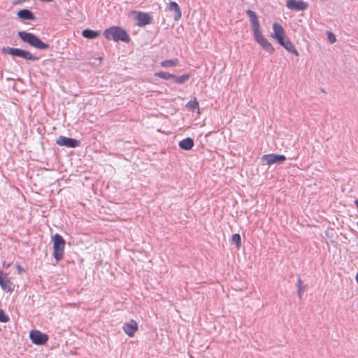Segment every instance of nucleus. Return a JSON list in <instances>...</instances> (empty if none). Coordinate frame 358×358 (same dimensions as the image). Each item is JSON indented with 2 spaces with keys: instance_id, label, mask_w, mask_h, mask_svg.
I'll return each mask as SVG.
<instances>
[{
  "instance_id": "39448f33",
  "label": "nucleus",
  "mask_w": 358,
  "mask_h": 358,
  "mask_svg": "<svg viewBox=\"0 0 358 358\" xmlns=\"http://www.w3.org/2000/svg\"><path fill=\"white\" fill-rule=\"evenodd\" d=\"M262 161L267 165L282 164L285 160L286 157L284 155L268 154L262 157Z\"/></svg>"
},
{
  "instance_id": "f03ea898",
  "label": "nucleus",
  "mask_w": 358,
  "mask_h": 358,
  "mask_svg": "<svg viewBox=\"0 0 358 358\" xmlns=\"http://www.w3.org/2000/svg\"><path fill=\"white\" fill-rule=\"evenodd\" d=\"M103 36L108 40H113L114 41L128 42L129 41L128 34L120 27H112L106 29L103 32Z\"/></svg>"
},
{
  "instance_id": "7c9ffc66",
  "label": "nucleus",
  "mask_w": 358,
  "mask_h": 358,
  "mask_svg": "<svg viewBox=\"0 0 358 358\" xmlns=\"http://www.w3.org/2000/svg\"><path fill=\"white\" fill-rule=\"evenodd\" d=\"M355 204L356 207L358 208V199L355 201Z\"/></svg>"
},
{
  "instance_id": "20e7f679",
  "label": "nucleus",
  "mask_w": 358,
  "mask_h": 358,
  "mask_svg": "<svg viewBox=\"0 0 358 358\" xmlns=\"http://www.w3.org/2000/svg\"><path fill=\"white\" fill-rule=\"evenodd\" d=\"M2 52L11 56L22 57L29 61H36L38 59V58L31 52L20 48L3 47L2 48Z\"/></svg>"
},
{
  "instance_id": "2eb2a0df",
  "label": "nucleus",
  "mask_w": 358,
  "mask_h": 358,
  "mask_svg": "<svg viewBox=\"0 0 358 358\" xmlns=\"http://www.w3.org/2000/svg\"><path fill=\"white\" fill-rule=\"evenodd\" d=\"M169 10L174 12V20L176 21L181 18L182 13L180 10V8L176 2L171 1L169 5Z\"/></svg>"
},
{
  "instance_id": "ddd939ff",
  "label": "nucleus",
  "mask_w": 358,
  "mask_h": 358,
  "mask_svg": "<svg viewBox=\"0 0 358 358\" xmlns=\"http://www.w3.org/2000/svg\"><path fill=\"white\" fill-rule=\"evenodd\" d=\"M246 13L250 18V21L252 27L253 34L261 31L260 24L256 13L251 10H248Z\"/></svg>"
},
{
  "instance_id": "f3484780",
  "label": "nucleus",
  "mask_w": 358,
  "mask_h": 358,
  "mask_svg": "<svg viewBox=\"0 0 358 358\" xmlns=\"http://www.w3.org/2000/svg\"><path fill=\"white\" fill-rule=\"evenodd\" d=\"M273 33L271 34V36L275 39L285 35L283 27L278 23H273Z\"/></svg>"
},
{
  "instance_id": "5701e85b",
  "label": "nucleus",
  "mask_w": 358,
  "mask_h": 358,
  "mask_svg": "<svg viewBox=\"0 0 358 358\" xmlns=\"http://www.w3.org/2000/svg\"><path fill=\"white\" fill-rule=\"evenodd\" d=\"M155 76L159 77V78L164 79V80H171V78L173 77V74L170 73L169 72L160 71V72L155 73Z\"/></svg>"
},
{
  "instance_id": "72a5a7b5",
  "label": "nucleus",
  "mask_w": 358,
  "mask_h": 358,
  "mask_svg": "<svg viewBox=\"0 0 358 358\" xmlns=\"http://www.w3.org/2000/svg\"><path fill=\"white\" fill-rule=\"evenodd\" d=\"M38 131L40 133V134H42L41 131H40V128H38Z\"/></svg>"
},
{
  "instance_id": "6e6552de",
  "label": "nucleus",
  "mask_w": 358,
  "mask_h": 358,
  "mask_svg": "<svg viewBox=\"0 0 358 358\" xmlns=\"http://www.w3.org/2000/svg\"><path fill=\"white\" fill-rule=\"evenodd\" d=\"M0 287L3 291L9 293L13 292L15 288L13 283L11 282L10 279L8 278L7 273H3L1 269Z\"/></svg>"
},
{
  "instance_id": "f8f14e48",
  "label": "nucleus",
  "mask_w": 358,
  "mask_h": 358,
  "mask_svg": "<svg viewBox=\"0 0 358 358\" xmlns=\"http://www.w3.org/2000/svg\"><path fill=\"white\" fill-rule=\"evenodd\" d=\"M286 6L288 8L297 11L305 10L308 8L307 3L303 1H297L296 0H287Z\"/></svg>"
},
{
  "instance_id": "b1692460",
  "label": "nucleus",
  "mask_w": 358,
  "mask_h": 358,
  "mask_svg": "<svg viewBox=\"0 0 358 358\" xmlns=\"http://www.w3.org/2000/svg\"><path fill=\"white\" fill-rule=\"evenodd\" d=\"M231 242L236 245L237 248L241 245V237L239 234H234L231 236Z\"/></svg>"
},
{
  "instance_id": "473e14b6",
  "label": "nucleus",
  "mask_w": 358,
  "mask_h": 358,
  "mask_svg": "<svg viewBox=\"0 0 358 358\" xmlns=\"http://www.w3.org/2000/svg\"><path fill=\"white\" fill-rule=\"evenodd\" d=\"M3 266H6V267H8V266H10V264H6V263L4 262V263H3Z\"/></svg>"
},
{
  "instance_id": "4be33fe9",
  "label": "nucleus",
  "mask_w": 358,
  "mask_h": 358,
  "mask_svg": "<svg viewBox=\"0 0 358 358\" xmlns=\"http://www.w3.org/2000/svg\"><path fill=\"white\" fill-rule=\"evenodd\" d=\"M296 286L298 289V296L299 299H301L304 292L305 286L303 285V282L300 277L297 278Z\"/></svg>"
},
{
  "instance_id": "2f4dec72",
  "label": "nucleus",
  "mask_w": 358,
  "mask_h": 358,
  "mask_svg": "<svg viewBox=\"0 0 358 358\" xmlns=\"http://www.w3.org/2000/svg\"><path fill=\"white\" fill-rule=\"evenodd\" d=\"M355 279H356L357 282L358 283V273L356 275Z\"/></svg>"
},
{
  "instance_id": "9b49d317",
  "label": "nucleus",
  "mask_w": 358,
  "mask_h": 358,
  "mask_svg": "<svg viewBox=\"0 0 358 358\" xmlns=\"http://www.w3.org/2000/svg\"><path fill=\"white\" fill-rule=\"evenodd\" d=\"M138 323L134 320H130L124 324L122 329L129 337H133L138 330Z\"/></svg>"
},
{
  "instance_id": "6ab92c4d",
  "label": "nucleus",
  "mask_w": 358,
  "mask_h": 358,
  "mask_svg": "<svg viewBox=\"0 0 358 358\" xmlns=\"http://www.w3.org/2000/svg\"><path fill=\"white\" fill-rule=\"evenodd\" d=\"M189 74H183L179 76L173 74L171 80L177 84H184L189 80Z\"/></svg>"
},
{
  "instance_id": "dca6fc26",
  "label": "nucleus",
  "mask_w": 358,
  "mask_h": 358,
  "mask_svg": "<svg viewBox=\"0 0 358 358\" xmlns=\"http://www.w3.org/2000/svg\"><path fill=\"white\" fill-rule=\"evenodd\" d=\"M179 147L184 150H189L194 146V140L190 137H187L179 142Z\"/></svg>"
},
{
  "instance_id": "a211bd4d",
  "label": "nucleus",
  "mask_w": 358,
  "mask_h": 358,
  "mask_svg": "<svg viewBox=\"0 0 358 358\" xmlns=\"http://www.w3.org/2000/svg\"><path fill=\"white\" fill-rule=\"evenodd\" d=\"M82 35L83 37L86 38L94 39L100 35V32L99 31H94L89 29H86L83 31Z\"/></svg>"
},
{
  "instance_id": "9d476101",
  "label": "nucleus",
  "mask_w": 358,
  "mask_h": 358,
  "mask_svg": "<svg viewBox=\"0 0 358 358\" xmlns=\"http://www.w3.org/2000/svg\"><path fill=\"white\" fill-rule=\"evenodd\" d=\"M134 13H136L135 19L137 21V26L142 27L152 23V18L148 13L136 11Z\"/></svg>"
},
{
  "instance_id": "423d86ee",
  "label": "nucleus",
  "mask_w": 358,
  "mask_h": 358,
  "mask_svg": "<svg viewBox=\"0 0 358 358\" xmlns=\"http://www.w3.org/2000/svg\"><path fill=\"white\" fill-rule=\"evenodd\" d=\"M29 338L34 344L43 345L48 342L49 337L46 334L34 329L30 331Z\"/></svg>"
},
{
  "instance_id": "cd10ccee",
  "label": "nucleus",
  "mask_w": 358,
  "mask_h": 358,
  "mask_svg": "<svg viewBox=\"0 0 358 358\" xmlns=\"http://www.w3.org/2000/svg\"><path fill=\"white\" fill-rule=\"evenodd\" d=\"M327 37H328V40L329 41V42L331 43H334L336 41V37H335L334 34L332 32L328 31L327 32Z\"/></svg>"
},
{
  "instance_id": "393cba45",
  "label": "nucleus",
  "mask_w": 358,
  "mask_h": 358,
  "mask_svg": "<svg viewBox=\"0 0 358 358\" xmlns=\"http://www.w3.org/2000/svg\"><path fill=\"white\" fill-rule=\"evenodd\" d=\"M10 321L9 316L6 314L5 311L0 308V322L6 323Z\"/></svg>"
},
{
  "instance_id": "7ed1b4c3",
  "label": "nucleus",
  "mask_w": 358,
  "mask_h": 358,
  "mask_svg": "<svg viewBox=\"0 0 358 358\" xmlns=\"http://www.w3.org/2000/svg\"><path fill=\"white\" fill-rule=\"evenodd\" d=\"M52 241L53 243V257L56 262H58L64 257L65 241L60 234H55L52 237Z\"/></svg>"
},
{
  "instance_id": "a878e982",
  "label": "nucleus",
  "mask_w": 358,
  "mask_h": 358,
  "mask_svg": "<svg viewBox=\"0 0 358 358\" xmlns=\"http://www.w3.org/2000/svg\"><path fill=\"white\" fill-rule=\"evenodd\" d=\"M186 106L189 109L194 110L195 109H199V103L196 101V99L191 100L187 103Z\"/></svg>"
},
{
  "instance_id": "aec40b11",
  "label": "nucleus",
  "mask_w": 358,
  "mask_h": 358,
  "mask_svg": "<svg viewBox=\"0 0 358 358\" xmlns=\"http://www.w3.org/2000/svg\"><path fill=\"white\" fill-rule=\"evenodd\" d=\"M282 47L285 48V50H287L288 52L294 54L295 55L298 56L299 52L295 49L294 46L293 45L292 43L289 41V39H287L286 42L282 44Z\"/></svg>"
},
{
  "instance_id": "f257e3e1",
  "label": "nucleus",
  "mask_w": 358,
  "mask_h": 358,
  "mask_svg": "<svg viewBox=\"0 0 358 358\" xmlns=\"http://www.w3.org/2000/svg\"><path fill=\"white\" fill-rule=\"evenodd\" d=\"M17 35L23 42L38 50H43L50 48L49 44L43 42L37 36L32 33L20 31L17 33Z\"/></svg>"
},
{
  "instance_id": "c85d7f7f",
  "label": "nucleus",
  "mask_w": 358,
  "mask_h": 358,
  "mask_svg": "<svg viewBox=\"0 0 358 358\" xmlns=\"http://www.w3.org/2000/svg\"><path fill=\"white\" fill-rule=\"evenodd\" d=\"M16 268L17 270L18 273H22V272H24V269L20 264H16Z\"/></svg>"
},
{
  "instance_id": "4468645a",
  "label": "nucleus",
  "mask_w": 358,
  "mask_h": 358,
  "mask_svg": "<svg viewBox=\"0 0 358 358\" xmlns=\"http://www.w3.org/2000/svg\"><path fill=\"white\" fill-rule=\"evenodd\" d=\"M17 15L19 18L24 20H34L36 19L34 13L30 10L27 8L20 10Z\"/></svg>"
},
{
  "instance_id": "bb28decb",
  "label": "nucleus",
  "mask_w": 358,
  "mask_h": 358,
  "mask_svg": "<svg viewBox=\"0 0 358 358\" xmlns=\"http://www.w3.org/2000/svg\"><path fill=\"white\" fill-rule=\"evenodd\" d=\"M287 39H289V38L287 37L286 34L282 36H280V38H275V40L278 41V43L280 45H282V44H284L286 42Z\"/></svg>"
},
{
  "instance_id": "412c9836",
  "label": "nucleus",
  "mask_w": 358,
  "mask_h": 358,
  "mask_svg": "<svg viewBox=\"0 0 358 358\" xmlns=\"http://www.w3.org/2000/svg\"><path fill=\"white\" fill-rule=\"evenodd\" d=\"M178 64V60L177 59H166L162 61L161 62V66L164 68H169L172 66H176Z\"/></svg>"
},
{
  "instance_id": "1a4fd4ad",
  "label": "nucleus",
  "mask_w": 358,
  "mask_h": 358,
  "mask_svg": "<svg viewBox=\"0 0 358 358\" xmlns=\"http://www.w3.org/2000/svg\"><path fill=\"white\" fill-rule=\"evenodd\" d=\"M254 34L255 41L268 52L272 53L274 52L271 43L262 34L261 31L256 32Z\"/></svg>"
},
{
  "instance_id": "0eeeda50",
  "label": "nucleus",
  "mask_w": 358,
  "mask_h": 358,
  "mask_svg": "<svg viewBox=\"0 0 358 358\" xmlns=\"http://www.w3.org/2000/svg\"><path fill=\"white\" fill-rule=\"evenodd\" d=\"M56 143L60 146L75 148L79 147L81 143L80 141L78 139L60 136L59 138L57 139Z\"/></svg>"
},
{
  "instance_id": "c756f323",
  "label": "nucleus",
  "mask_w": 358,
  "mask_h": 358,
  "mask_svg": "<svg viewBox=\"0 0 358 358\" xmlns=\"http://www.w3.org/2000/svg\"><path fill=\"white\" fill-rule=\"evenodd\" d=\"M281 141V139L279 138V136H278L275 139H274V142L275 143V145H277L278 143H280Z\"/></svg>"
}]
</instances>
